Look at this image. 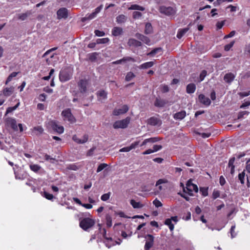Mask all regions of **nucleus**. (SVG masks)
Masks as SVG:
<instances>
[{"label":"nucleus","mask_w":250,"mask_h":250,"mask_svg":"<svg viewBox=\"0 0 250 250\" xmlns=\"http://www.w3.org/2000/svg\"><path fill=\"white\" fill-rule=\"evenodd\" d=\"M178 221L177 216H173L170 218L167 219L165 220V224L167 225L171 231H173L174 228V224L172 222L173 221L176 224Z\"/></svg>","instance_id":"obj_9"},{"label":"nucleus","mask_w":250,"mask_h":250,"mask_svg":"<svg viewBox=\"0 0 250 250\" xmlns=\"http://www.w3.org/2000/svg\"><path fill=\"white\" fill-rule=\"evenodd\" d=\"M186 115V111L182 110L180 112H178L174 115V118L175 119L182 120L184 119Z\"/></svg>","instance_id":"obj_28"},{"label":"nucleus","mask_w":250,"mask_h":250,"mask_svg":"<svg viewBox=\"0 0 250 250\" xmlns=\"http://www.w3.org/2000/svg\"><path fill=\"white\" fill-rule=\"evenodd\" d=\"M129 46H134L135 47H139L142 45V42L134 39H130L128 42Z\"/></svg>","instance_id":"obj_25"},{"label":"nucleus","mask_w":250,"mask_h":250,"mask_svg":"<svg viewBox=\"0 0 250 250\" xmlns=\"http://www.w3.org/2000/svg\"><path fill=\"white\" fill-rule=\"evenodd\" d=\"M19 72H12L8 77V78H7V80L5 82V84H7L9 82H10V81H11L12 79L14 77H15L17 74H18Z\"/></svg>","instance_id":"obj_41"},{"label":"nucleus","mask_w":250,"mask_h":250,"mask_svg":"<svg viewBox=\"0 0 250 250\" xmlns=\"http://www.w3.org/2000/svg\"><path fill=\"white\" fill-rule=\"evenodd\" d=\"M8 123L10 124L11 127L14 130H18V126L17 125V122L16 121L12 118H9L8 119Z\"/></svg>","instance_id":"obj_32"},{"label":"nucleus","mask_w":250,"mask_h":250,"mask_svg":"<svg viewBox=\"0 0 250 250\" xmlns=\"http://www.w3.org/2000/svg\"><path fill=\"white\" fill-rule=\"evenodd\" d=\"M207 74V71L205 70H202L200 74L199 80V82H201L203 81L205 77L206 76Z\"/></svg>","instance_id":"obj_45"},{"label":"nucleus","mask_w":250,"mask_h":250,"mask_svg":"<svg viewBox=\"0 0 250 250\" xmlns=\"http://www.w3.org/2000/svg\"><path fill=\"white\" fill-rule=\"evenodd\" d=\"M200 190L204 196H207L208 195V190L207 188H201Z\"/></svg>","instance_id":"obj_51"},{"label":"nucleus","mask_w":250,"mask_h":250,"mask_svg":"<svg viewBox=\"0 0 250 250\" xmlns=\"http://www.w3.org/2000/svg\"><path fill=\"white\" fill-rule=\"evenodd\" d=\"M102 7H103V5H101L100 6L96 8L94 12L90 14L88 16H86L84 18H83L81 20V21L82 22H85L87 20H90L93 19L97 15V14L99 12H100V11L101 10V9L102 8Z\"/></svg>","instance_id":"obj_11"},{"label":"nucleus","mask_w":250,"mask_h":250,"mask_svg":"<svg viewBox=\"0 0 250 250\" xmlns=\"http://www.w3.org/2000/svg\"><path fill=\"white\" fill-rule=\"evenodd\" d=\"M162 148V146L161 145H154L153 147V152H156Z\"/></svg>","instance_id":"obj_62"},{"label":"nucleus","mask_w":250,"mask_h":250,"mask_svg":"<svg viewBox=\"0 0 250 250\" xmlns=\"http://www.w3.org/2000/svg\"><path fill=\"white\" fill-rule=\"evenodd\" d=\"M248 114H249V112H248L247 111H241V112H239L238 115V119H241L244 117V115H248Z\"/></svg>","instance_id":"obj_59"},{"label":"nucleus","mask_w":250,"mask_h":250,"mask_svg":"<svg viewBox=\"0 0 250 250\" xmlns=\"http://www.w3.org/2000/svg\"><path fill=\"white\" fill-rule=\"evenodd\" d=\"M220 196V191L217 190H214L212 193V198L213 199H215L219 197Z\"/></svg>","instance_id":"obj_56"},{"label":"nucleus","mask_w":250,"mask_h":250,"mask_svg":"<svg viewBox=\"0 0 250 250\" xmlns=\"http://www.w3.org/2000/svg\"><path fill=\"white\" fill-rule=\"evenodd\" d=\"M142 16V13L140 12L135 11L133 13V18L134 19H139Z\"/></svg>","instance_id":"obj_58"},{"label":"nucleus","mask_w":250,"mask_h":250,"mask_svg":"<svg viewBox=\"0 0 250 250\" xmlns=\"http://www.w3.org/2000/svg\"><path fill=\"white\" fill-rule=\"evenodd\" d=\"M153 203L156 208H159L162 206V203L157 199H155L153 201Z\"/></svg>","instance_id":"obj_52"},{"label":"nucleus","mask_w":250,"mask_h":250,"mask_svg":"<svg viewBox=\"0 0 250 250\" xmlns=\"http://www.w3.org/2000/svg\"><path fill=\"white\" fill-rule=\"evenodd\" d=\"M225 24V21H218L217 24H216V26H217V28L218 29H220L221 28H222V27L223 26V25H224Z\"/></svg>","instance_id":"obj_61"},{"label":"nucleus","mask_w":250,"mask_h":250,"mask_svg":"<svg viewBox=\"0 0 250 250\" xmlns=\"http://www.w3.org/2000/svg\"><path fill=\"white\" fill-rule=\"evenodd\" d=\"M188 29L187 28L180 29L178 32V33L177 34V37L178 39H181L185 34V33L188 31Z\"/></svg>","instance_id":"obj_39"},{"label":"nucleus","mask_w":250,"mask_h":250,"mask_svg":"<svg viewBox=\"0 0 250 250\" xmlns=\"http://www.w3.org/2000/svg\"><path fill=\"white\" fill-rule=\"evenodd\" d=\"M14 90V87L11 86L6 87L3 90V94L5 96H9L12 94Z\"/></svg>","instance_id":"obj_27"},{"label":"nucleus","mask_w":250,"mask_h":250,"mask_svg":"<svg viewBox=\"0 0 250 250\" xmlns=\"http://www.w3.org/2000/svg\"><path fill=\"white\" fill-rule=\"evenodd\" d=\"M145 238L146 240L144 247L145 250H149L153 245L154 237L151 234H147Z\"/></svg>","instance_id":"obj_10"},{"label":"nucleus","mask_w":250,"mask_h":250,"mask_svg":"<svg viewBox=\"0 0 250 250\" xmlns=\"http://www.w3.org/2000/svg\"><path fill=\"white\" fill-rule=\"evenodd\" d=\"M147 124L153 126L160 125L162 124V121L157 117H152L147 120Z\"/></svg>","instance_id":"obj_17"},{"label":"nucleus","mask_w":250,"mask_h":250,"mask_svg":"<svg viewBox=\"0 0 250 250\" xmlns=\"http://www.w3.org/2000/svg\"><path fill=\"white\" fill-rule=\"evenodd\" d=\"M130 121V118L129 117L122 120L117 121L114 123L113 127L115 129L125 128L129 124Z\"/></svg>","instance_id":"obj_5"},{"label":"nucleus","mask_w":250,"mask_h":250,"mask_svg":"<svg viewBox=\"0 0 250 250\" xmlns=\"http://www.w3.org/2000/svg\"><path fill=\"white\" fill-rule=\"evenodd\" d=\"M119 242L115 241L111 237H105L104 243L108 248H110L116 244L120 245L121 243V240L120 239H119Z\"/></svg>","instance_id":"obj_12"},{"label":"nucleus","mask_w":250,"mask_h":250,"mask_svg":"<svg viewBox=\"0 0 250 250\" xmlns=\"http://www.w3.org/2000/svg\"><path fill=\"white\" fill-rule=\"evenodd\" d=\"M104 169H105L104 170L106 172L112 170L111 168L109 166L106 164L102 163L98 166L96 172H100Z\"/></svg>","instance_id":"obj_20"},{"label":"nucleus","mask_w":250,"mask_h":250,"mask_svg":"<svg viewBox=\"0 0 250 250\" xmlns=\"http://www.w3.org/2000/svg\"><path fill=\"white\" fill-rule=\"evenodd\" d=\"M73 74L72 69L67 67L62 69L59 74V79L62 82H64L69 80Z\"/></svg>","instance_id":"obj_3"},{"label":"nucleus","mask_w":250,"mask_h":250,"mask_svg":"<svg viewBox=\"0 0 250 250\" xmlns=\"http://www.w3.org/2000/svg\"><path fill=\"white\" fill-rule=\"evenodd\" d=\"M245 174V173H239L238 175L239 180L242 184L244 183Z\"/></svg>","instance_id":"obj_54"},{"label":"nucleus","mask_w":250,"mask_h":250,"mask_svg":"<svg viewBox=\"0 0 250 250\" xmlns=\"http://www.w3.org/2000/svg\"><path fill=\"white\" fill-rule=\"evenodd\" d=\"M32 14V12L31 11H27L24 13L19 14L18 15V19L21 21H24L27 19V18L30 16Z\"/></svg>","instance_id":"obj_24"},{"label":"nucleus","mask_w":250,"mask_h":250,"mask_svg":"<svg viewBox=\"0 0 250 250\" xmlns=\"http://www.w3.org/2000/svg\"><path fill=\"white\" fill-rule=\"evenodd\" d=\"M88 136L86 134L84 135L83 136L82 139H79L77 138V137L76 135H74L73 137V140L78 144H83L87 142V141L88 140Z\"/></svg>","instance_id":"obj_21"},{"label":"nucleus","mask_w":250,"mask_h":250,"mask_svg":"<svg viewBox=\"0 0 250 250\" xmlns=\"http://www.w3.org/2000/svg\"><path fill=\"white\" fill-rule=\"evenodd\" d=\"M105 222L107 228H110L112 225L111 215L109 213H106L105 214Z\"/></svg>","instance_id":"obj_22"},{"label":"nucleus","mask_w":250,"mask_h":250,"mask_svg":"<svg viewBox=\"0 0 250 250\" xmlns=\"http://www.w3.org/2000/svg\"><path fill=\"white\" fill-rule=\"evenodd\" d=\"M135 37L147 45H150V40L147 37L139 33H136Z\"/></svg>","instance_id":"obj_18"},{"label":"nucleus","mask_w":250,"mask_h":250,"mask_svg":"<svg viewBox=\"0 0 250 250\" xmlns=\"http://www.w3.org/2000/svg\"><path fill=\"white\" fill-rule=\"evenodd\" d=\"M167 103V101L157 98L155 100V101L154 104V105L156 107H163Z\"/></svg>","instance_id":"obj_19"},{"label":"nucleus","mask_w":250,"mask_h":250,"mask_svg":"<svg viewBox=\"0 0 250 250\" xmlns=\"http://www.w3.org/2000/svg\"><path fill=\"white\" fill-rule=\"evenodd\" d=\"M122 61H123L124 62H129V61H131V62H134L136 61L134 58H133L132 57H124L122 59Z\"/></svg>","instance_id":"obj_53"},{"label":"nucleus","mask_w":250,"mask_h":250,"mask_svg":"<svg viewBox=\"0 0 250 250\" xmlns=\"http://www.w3.org/2000/svg\"><path fill=\"white\" fill-rule=\"evenodd\" d=\"M88 82L85 79L81 80L78 83L79 89L81 93H84L86 91Z\"/></svg>","instance_id":"obj_13"},{"label":"nucleus","mask_w":250,"mask_h":250,"mask_svg":"<svg viewBox=\"0 0 250 250\" xmlns=\"http://www.w3.org/2000/svg\"><path fill=\"white\" fill-rule=\"evenodd\" d=\"M43 196L48 200H52L53 198V195L52 194H50L46 191L44 192Z\"/></svg>","instance_id":"obj_57"},{"label":"nucleus","mask_w":250,"mask_h":250,"mask_svg":"<svg viewBox=\"0 0 250 250\" xmlns=\"http://www.w3.org/2000/svg\"><path fill=\"white\" fill-rule=\"evenodd\" d=\"M169 87L167 85H164L163 86L162 91L163 93H167L169 91Z\"/></svg>","instance_id":"obj_63"},{"label":"nucleus","mask_w":250,"mask_h":250,"mask_svg":"<svg viewBox=\"0 0 250 250\" xmlns=\"http://www.w3.org/2000/svg\"><path fill=\"white\" fill-rule=\"evenodd\" d=\"M62 115L64 117L65 119L68 120L71 123H73L76 121L75 117L71 113L70 108L63 110L62 112Z\"/></svg>","instance_id":"obj_7"},{"label":"nucleus","mask_w":250,"mask_h":250,"mask_svg":"<svg viewBox=\"0 0 250 250\" xmlns=\"http://www.w3.org/2000/svg\"><path fill=\"white\" fill-rule=\"evenodd\" d=\"M235 229V225H234L231 226L230 229V233L231 234V238H233L236 236V233L235 232L234 230Z\"/></svg>","instance_id":"obj_47"},{"label":"nucleus","mask_w":250,"mask_h":250,"mask_svg":"<svg viewBox=\"0 0 250 250\" xmlns=\"http://www.w3.org/2000/svg\"><path fill=\"white\" fill-rule=\"evenodd\" d=\"M198 100L200 103L206 106H208L211 104V101L209 99L206 97L204 94H200L198 96Z\"/></svg>","instance_id":"obj_16"},{"label":"nucleus","mask_w":250,"mask_h":250,"mask_svg":"<svg viewBox=\"0 0 250 250\" xmlns=\"http://www.w3.org/2000/svg\"><path fill=\"white\" fill-rule=\"evenodd\" d=\"M130 204L134 208H141L144 207V205L140 202H136L134 200L130 201Z\"/></svg>","instance_id":"obj_29"},{"label":"nucleus","mask_w":250,"mask_h":250,"mask_svg":"<svg viewBox=\"0 0 250 250\" xmlns=\"http://www.w3.org/2000/svg\"><path fill=\"white\" fill-rule=\"evenodd\" d=\"M111 194V193L110 192L103 194L101 197V200L104 202L107 201L109 199Z\"/></svg>","instance_id":"obj_40"},{"label":"nucleus","mask_w":250,"mask_h":250,"mask_svg":"<svg viewBox=\"0 0 250 250\" xmlns=\"http://www.w3.org/2000/svg\"><path fill=\"white\" fill-rule=\"evenodd\" d=\"M153 65L154 62H149L142 64L139 66V68L141 69H147L152 67Z\"/></svg>","instance_id":"obj_37"},{"label":"nucleus","mask_w":250,"mask_h":250,"mask_svg":"<svg viewBox=\"0 0 250 250\" xmlns=\"http://www.w3.org/2000/svg\"><path fill=\"white\" fill-rule=\"evenodd\" d=\"M127 19V18L124 15H120L116 18V21L118 23H124Z\"/></svg>","instance_id":"obj_36"},{"label":"nucleus","mask_w":250,"mask_h":250,"mask_svg":"<svg viewBox=\"0 0 250 250\" xmlns=\"http://www.w3.org/2000/svg\"><path fill=\"white\" fill-rule=\"evenodd\" d=\"M30 168L32 171L37 172L40 170L41 167L38 165H30Z\"/></svg>","instance_id":"obj_48"},{"label":"nucleus","mask_w":250,"mask_h":250,"mask_svg":"<svg viewBox=\"0 0 250 250\" xmlns=\"http://www.w3.org/2000/svg\"><path fill=\"white\" fill-rule=\"evenodd\" d=\"M148 143H153L160 140V138L157 137L150 138L147 139Z\"/></svg>","instance_id":"obj_55"},{"label":"nucleus","mask_w":250,"mask_h":250,"mask_svg":"<svg viewBox=\"0 0 250 250\" xmlns=\"http://www.w3.org/2000/svg\"><path fill=\"white\" fill-rule=\"evenodd\" d=\"M159 10L160 13L168 16L174 15L176 13V9L171 6H161Z\"/></svg>","instance_id":"obj_6"},{"label":"nucleus","mask_w":250,"mask_h":250,"mask_svg":"<svg viewBox=\"0 0 250 250\" xmlns=\"http://www.w3.org/2000/svg\"><path fill=\"white\" fill-rule=\"evenodd\" d=\"M57 14L59 19H66L68 17V10L66 8H61L58 10Z\"/></svg>","instance_id":"obj_14"},{"label":"nucleus","mask_w":250,"mask_h":250,"mask_svg":"<svg viewBox=\"0 0 250 250\" xmlns=\"http://www.w3.org/2000/svg\"><path fill=\"white\" fill-rule=\"evenodd\" d=\"M48 126L50 127L54 131L58 132L59 134L62 133L63 132V127L62 126H59L57 125V123L54 121H50L48 123Z\"/></svg>","instance_id":"obj_8"},{"label":"nucleus","mask_w":250,"mask_h":250,"mask_svg":"<svg viewBox=\"0 0 250 250\" xmlns=\"http://www.w3.org/2000/svg\"><path fill=\"white\" fill-rule=\"evenodd\" d=\"M234 43V42H231L229 43L226 45L224 47V49L225 51H228L230 50V49L233 46Z\"/></svg>","instance_id":"obj_49"},{"label":"nucleus","mask_w":250,"mask_h":250,"mask_svg":"<svg viewBox=\"0 0 250 250\" xmlns=\"http://www.w3.org/2000/svg\"><path fill=\"white\" fill-rule=\"evenodd\" d=\"M129 9L144 11L145 10V8L137 4H133L131 5V6L129 8Z\"/></svg>","instance_id":"obj_42"},{"label":"nucleus","mask_w":250,"mask_h":250,"mask_svg":"<svg viewBox=\"0 0 250 250\" xmlns=\"http://www.w3.org/2000/svg\"><path fill=\"white\" fill-rule=\"evenodd\" d=\"M15 175V178L19 180H23L27 177V173H14Z\"/></svg>","instance_id":"obj_34"},{"label":"nucleus","mask_w":250,"mask_h":250,"mask_svg":"<svg viewBox=\"0 0 250 250\" xmlns=\"http://www.w3.org/2000/svg\"><path fill=\"white\" fill-rule=\"evenodd\" d=\"M167 182V180L165 179H159L156 183V187L158 188L159 190H161L163 188L161 185L166 183Z\"/></svg>","instance_id":"obj_35"},{"label":"nucleus","mask_w":250,"mask_h":250,"mask_svg":"<svg viewBox=\"0 0 250 250\" xmlns=\"http://www.w3.org/2000/svg\"><path fill=\"white\" fill-rule=\"evenodd\" d=\"M94 32L95 35L99 37H101L104 35V33L103 31H101L98 30H96Z\"/></svg>","instance_id":"obj_60"},{"label":"nucleus","mask_w":250,"mask_h":250,"mask_svg":"<svg viewBox=\"0 0 250 250\" xmlns=\"http://www.w3.org/2000/svg\"><path fill=\"white\" fill-rule=\"evenodd\" d=\"M161 50H162V48H161V47L156 48L153 49L149 53H147V55L148 56H153L154 55H155L156 53H157L159 51H160Z\"/></svg>","instance_id":"obj_43"},{"label":"nucleus","mask_w":250,"mask_h":250,"mask_svg":"<svg viewBox=\"0 0 250 250\" xmlns=\"http://www.w3.org/2000/svg\"><path fill=\"white\" fill-rule=\"evenodd\" d=\"M99 54V53L97 52H94L88 54L87 55V57H88V60L91 62H95L97 60V56H98Z\"/></svg>","instance_id":"obj_31"},{"label":"nucleus","mask_w":250,"mask_h":250,"mask_svg":"<svg viewBox=\"0 0 250 250\" xmlns=\"http://www.w3.org/2000/svg\"><path fill=\"white\" fill-rule=\"evenodd\" d=\"M123 33V29L121 27H114L112 31V34L114 36H118Z\"/></svg>","instance_id":"obj_30"},{"label":"nucleus","mask_w":250,"mask_h":250,"mask_svg":"<svg viewBox=\"0 0 250 250\" xmlns=\"http://www.w3.org/2000/svg\"><path fill=\"white\" fill-rule=\"evenodd\" d=\"M181 186L184 187V185L181 183ZM198 188L196 185L192 183V180L189 179L186 184V187H183V193L181 194L182 197L184 198L187 201L189 200L188 196H194L198 192Z\"/></svg>","instance_id":"obj_1"},{"label":"nucleus","mask_w":250,"mask_h":250,"mask_svg":"<svg viewBox=\"0 0 250 250\" xmlns=\"http://www.w3.org/2000/svg\"><path fill=\"white\" fill-rule=\"evenodd\" d=\"M109 41L108 38L98 39L96 41L97 44H103L106 43Z\"/></svg>","instance_id":"obj_46"},{"label":"nucleus","mask_w":250,"mask_h":250,"mask_svg":"<svg viewBox=\"0 0 250 250\" xmlns=\"http://www.w3.org/2000/svg\"><path fill=\"white\" fill-rule=\"evenodd\" d=\"M245 153L242 152L239 154H236V157H234L231 158L229 162L228 163V170H229L230 172H234L235 171H240L241 169L238 167V165H237V163H236L234 164V161L236 159L237 160L239 161L240 158H241L242 157L244 156L245 155Z\"/></svg>","instance_id":"obj_2"},{"label":"nucleus","mask_w":250,"mask_h":250,"mask_svg":"<svg viewBox=\"0 0 250 250\" xmlns=\"http://www.w3.org/2000/svg\"><path fill=\"white\" fill-rule=\"evenodd\" d=\"M97 95L100 99H105L107 98V93L104 90L98 91Z\"/></svg>","instance_id":"obj_33"},{"label":"nucleus","mask_w":250,"mask_h":250,"mask_svg":"<svg viewBox=\"0 0 250 250\" xmlns=\"http://www.w3.org/2000/svg\"><path fill=\"white\" fill-rule=\"evenodd\" d=\"M128 110V107L127 105H124L121 108H115L113 111V114L115 116H118L120 114H123L127 112Z\"/></svg>","instance_id":"obj_15"},{"label":"nucleus","mask_w":250,"mask_h":250,"mask_svg":"<svg viewBox=\"0 0 250 250\" xmlns=\"http://www.w3.org/2000/svg\"><path fill=\"white\" fill-rule=\"evenodd\" d=\"M235 76L231 73L226 74L224 77V80L227 83H229L234 79Z\"/></svg>","instance_id":"obj_23"},{"label":"nucleus","mask_w":250,"mask_h":250,"mask_svg":"<svg viewBox=\"0 0 250 250\" xmlns=\"http://www.w3.org/2000/svg\"><path fill=\"white\" fill-rule=\"evenodd\" d=\"M196 89V85L193 83H190L187 85L186 92L188 94L193 93Z\"/></svg>","instance_id":"obj_26"},{"label":"nucleus","mask_w":250,"mask_h":250,"mask_svg":"<svg viewBox=\"0 0 250 250\" xmlns=\"http://www.w3.org/2000/svg\"><path fill=\"white\" fill-rule=\"evenodd\" d=\"M134 77L135 75L131 72L127 73L125 76V80L127 82L131 81Z\"/></svg>","instance_id":"obj_44"},{"label":"nucleus","mask_w":250,"mask_h":250,"mask_svg":"<svg viewBox=\"0 0 250 250\" xmlns=\"http://www.w3.org/2000/svg\"><path fill=\"white\" fill-rule=\"evenodd\" d=\"M94 224V220L89 218H85L80 222V227L84 230H86L91 228Z\"/></svg>","instance_id":"obj_4"},{"label":"nucleus","mask_w":250,"mask_h":250,"mask_svg":"<svg viewBox=\"0 0 250 250\" xmlns=\"http://www.w3.org/2000/svg\"><path fill=\"white\" fill-rule=\"evenodd\" d=\"M152 31V27L151 23H146L145 26V33L146 34H150Z\"/></svg>","instance_id":"obj_38"},{"label":"nucleus","mask_w":250,"mask_h":250,"mask_svg":"<svg viewBox=\"0 0 250 250\" xmlns=\"http://www.w3.org/2000/svg\"><path fill=\"white\" fill-rule=\"evenodd\" d=\"M246 169L247 172H250V158L247 161Z\"/></svg>","instance_id":"obj_64"},{"label":"nucleus","mask_w":250,"mask_h":250,"mask_svg":"<svg viewBox=\"0 0 250 250\" xmlns=\"http://www.w3.org/2000/svg\"><path fill=\"white\" fill-rule=\"evenodd\" d=\"M67 168L69 170H78L79 168L75 164L70 165L67 166Z\"/></svg>","instance_id":"obj_50"}]
</instances>
